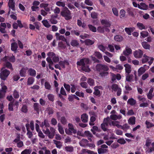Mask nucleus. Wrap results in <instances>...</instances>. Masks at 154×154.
I'll list each match as a JSON object with an SVG mask.
<instances>
[{
    "label": "nucleus",
    "instance_id": "6",
    "mask_svg": "<svg viewBox=\"0 0 154 154\" xmlns=\"http://www.w3.org/2000/svg\"><path fill=\"white\" fill-rule=\"evenodd\" d=\"M47 55L49 57L52 58V60L54 63H57L59 62L60 61V58L58 55H56L53 52H49L47 54Z\"/></svg>",
    "mask_w": 154,
    "mask_h": 154
},
{
    "label": "nucleus",
    "instance_id": "54",
    "mask_svg": "<svg viewBox=\"0 0 154 154\" xmlns=\"http://www.w3.org/2000/svg\"><path fill=\"white\" fill-rule=\"evenodd\" d=\"M14 97L15 99L19 98L20 95L18 92L16 90H14L13 93Z\"/></svg>",
    "mask_w": 154,
    "mask_h": 154
},
{
    "label": "nucleus",
    "instance_id": "22",
    "mask_svg": "<svg viewBox=\"0 0 154 154\" xmlns=\"http://www.w3.org/2000/svg\"><path fill=\"white\" fill-rule=\"evenodd\" d=\"M27 68L23 67L20 71V74L21 77H25L26 76V73Z\"/></svg>",
    "mask_w": 154,
    "mask_h": 154
},
{
    "label": "nucleus",
    "instance_id": "56",
    "mask_svg": "<svg viewBox=\"0 0 154 154\" xmlns=\"http://www.w3.org/2000/svg\"><path fill=\"white\" fill-rule=\"evenodd\" d=\"M47 97L49 100L53 102L54 100V95L52 94H49Z\"/></svg>",
    "mask_w": 154,
    "mask_h": 154
},
{
    "label": "nucleus",
    "instance_id": "42",
    "mask_svg": "<svg viewBox=\"0 0 154 154\" xmlns=\"http://www.w3.org/2000/svg\"><path fill=\"white\" fill-rule=\"evenodd\" d=\"M87 82L90 86H93L94 85V80L91 78L88 79Z\"/></svg>",
    "mask_w": 154,
    "mask_h": 154
},
{
    "label": "nucleus",
    "instance_id": "58",
    "mask_svg": "<svg viewBox=\"0 0 154 154\" xmlns=\"http://www.w3.org/2000/svg\"><path fill=\"white\" fill-rule=\"evenodd\" d=\"M71 32L72 35H75L77 36H79L80 35L79 31H78L77 30H76L74 29L71 30Z\"/></svg>",
    "mask_w": 154,
    "mask_h": 154
},
{
    "label": "nucleus",
    "instance_id": "62",
    "mask_svg": "<svg viewBox=\"0 0 154 154\" xmlns=\"http://www.w3.org/2000/svg\"><path fill=\"white\" fill-rule=\"evenodd\" d=\"M112 11L114 14L116 16H119V12L117 9L115 8H112Z\"/></svg>",
    "mask_w": 154,
    "mask_h": 154
},
{
    "label": "nucleus",
    "instance_id": "33",
    "mask_svg": "<svg viewBox=\"0 0 154 154\" xmlns=\"http://www.w3.org/2000/svg\"><path fill=\"white\" fill-rule=\"evenodd\" d=\"M88 142V141L86 139H82L79 143L80 146L84 147L87 143Z\"/></svg>",
    "mask_w": 154,
    "mask_h": 154
},
{
    "label": "nucleus",
    "instance_id": "17",
    "mask_svg": "<svg viewBox=\"0 0 154 154\" xmlns=\"http://www.w3.org/2000/svg\"><path fill=\"white\" fill-rule=\"evenodd\" d=\"M59 64L60 66H61L63 68H65V65L67 66L69 65V63L67 60H64L63 61H60L59 62Z\"/></svg>",
    "mask_w": 154,
    "mask_h": 154
},
{
    "label": "nucleus",
    "instance_id": "61",
    "mask_svg": "<svg viewBox=\"0 0 154 154\" xmlns=\"http://www.w3.org/2000/svg\"><path fill=\"white\" fill-rule=\"evenodd\" d=\"M125 11L123 9H122L120 11V18L124 17L125 16Z\"/></svg>",
    "mask_w": 154,
    "mask_h": 154
},
{
    "label": "nucleus",
    "instance_id": "7",
    "mask_svg": "<svg viewBox=\"0 0 154 154\" xmlns=\"http://www.w3.org/2000/svg\"><path fill=\"white\" fill-rule=\"evenodd\" d=\"M150 59L149 61H148V63L149 65H150L153 63L154 58L152 57H149L146 55L145 54H144L143 57L142 59V62L143 63H145Z\"/></svg>",
    "mask_w": 154,
    "mask_h": 154
},
{
    "label": "nucleus",
    "instance_id": "5",
    "mask_svg": "<svg viewBox=\"0 0 154 154\" xmlns=\"http://www.w3.org/2000/svg\"><path fill=\"white\" fill-rule=\"evenodd\" d=\"M68 128H66L65 129V132L66 134L70 135L72 134H75L77 133V130L74 128L73 125L71 123H69L68 124Z\"/></svg>",
    "mask_w": 154,
    "mask_h": 154
},
{
    "label": "nucleus",
    "instance_id": "40",
    "mask_svg": "<svg viewBox=\"0 0 154 154\" xmlns=\"http://www.w3.org/2000/svg\"><path fill=\"white\" fill-rule=\"evenodd\" d=\"M54 143L56 145V147L58 148H60L62 146L61 142L60 141H57L55 140H54Z\"/></svg>",
    "mask_w": 154,
    "mask_h": 154
},
{
    "label": "nucleus",
    "instance_id": "32",
    "mask_svg": "<svg viewBox=\"0 0 154 154\" xmlns=\"http://www.w3.org/2000/svg\"><path fill=\"white\" fill-rule=\"evenodd\" d=\"M35 81V79L32 77H29L28 78L27 82V84L30 85L32 84Z\"/></svg>",
    "mask_w": 154,
    "mask_h": 154
},
{
    "label": "nucleus",
    "instance_id": "4",
    "mask_svg": "<svg viewBox=\"0 0 154 154\" xmlns=\"http://www.w3.org/2000/svg\"><path fill=\"white\" fill-rule=\"evenodd\" d=\"M5 67H2L1 69V72L0 73V78L3 80H5L8 75L10 73V71L7 69H4Z\"/></svg>",
    "mask_w": 154,
    "mask_h": 154
},
{
    "label": "nucleus",
    "instance_id": "35",
    "mask_svg": "<svg viewBox=\"0 0 154 154\" xmlns=\"http://www.w3.org/2000/svg\"><path fill=\"white\" fill-rule=\"evenodd\" d=\"M4 66H5V67H6L11 70H13V69L12 64L8 61L6 62V63L5 64Z\"/></svg>",
    "mask_w": 154,
    "mask_h": 154
},
{
    "label": "nucleus",
    "instance_id": "52",
    "mask_svg": "<svg viewBox=\"0 0 154 154\" xmlns=\"http://www.w3.org/2000/svg\"><path fill=\"white\" fill-rule=\"evenodd\" d=\"M88 27L90 30L93 32H96L97 31L96 28L91 24L88 25Z\"/></svg>",
    "mask_w": 154,
    "mask_h": 154
},
{
    "label": "nucleus",
    "instance_id": "10",
    "mask_svg": "<svg viewBox=\"0 0 154 154\" xmlns=\"http://www.w3.org/2000/svg\"><path fill=\"white\" fill-rule=\"evenodd\" d=\"M143 52L140 49L135 51L134 53V57L136 58H140L142 57Z\"/></svg>",
    "mask_w": 154,
    "mask_h": 154
},
{
    "label": "nucleus",
    "instance_id": "11",
    "mask_svg": "<svg viewBox=\"0 0 154 154\" xmlns=\"http://www.w3.org/2000/svg\"><path fill=\"white\" fill-rule=\"evenodd\" d=\"M33 107L34 110L38 113H39L41 109V106L38 103H34Z\"/></svg>",
    "mask_w": 154,
    "mask_h": 154
},
{
    "label": "nucleus",
    "instance_id": "12",
    "mask_svg": "<svg viewBox=\"0 0 154 154\" xmlns=\"http://www.w3.org/2000/svg\"><path fill=\"white\" fill-rule=\"evenodd\" d=\"M101 23L102 25H104V27H109L111 25L110 22L106 20H102Z\"/></svg>",
    "mask_w": 154,
    "mask_h": 154
},
{
    "label": "nucleus",
    "instance_id": "24",
    "mask_svg": "<svg viewBox=\"0 0 154 154\" xmlns=\"http://www.w3.org/2000/svg\"><path fill=\"white\" fill-rule=\"evenodd\" d=\"M127 103L131 106L135 105L136 103V101L133 98H131L128 99Z\"/></svg>",
    "mask_w": 154,
    "mask_h": 154
},
{
    "label": "nucleus",
    "instance_id": "39",
    "mask_svg": "<svg viewBox=\"0 0 154 154\" xmlns=\"http://www.w3.org/2000/svg\"><path fill=\"white\" fill-rule=\"evenodd\" d=\"M96 87H97V86H96L94 88V91L93 94L96 96L99 97L100 95V91L98 89H96Z\"/></svg>",
    "mask_w": 154,
    "mask_h": 154
},
{
    "label": "nucleus",
    "instance_id": "18",
    "mask_svg": "<svg viewBox=\"0 0 154 154\" xmlns=\"http://www.w3.org/2000/svg\"><path fill=\"white\" fill-rule=\"evenodd\" d=\"M50 135H48V136L49 138L52 139L55 134V130L53 127H51L50 128Z\"/></svg>",
    "mask_w": 154,
    "mask_h": 154
},
{
    "label": "nucleus",
    "instance_id": "25",
    "mask_svg": "<svg viewBox=\"0 0 154 154\" xmlns=\"http://www.w3.org/2000/svg\"><path fill=\"white\" fill-rule=\"evenodd\" d=\"M109 67L114 71H116V69L121 70L123 69V67L120 64L117 65L116 68L112 66H109Z\"/></svg>",
    "mask_w": 154,
    "mask_h": 154
},
{
    "label": "nucleus",
    "instance_id": "29",
    "mask_svg": "<svg viewBox=\"0 0 154 154\" xmlns=\"http://www.w3.org/2000/svg\"><path fill=\"white\" fill-rule=\"evenodd\" d=\"M146 71V70L144 67H141L138 70V76H140L144 73Z\"/></svg>",
    "mask_w": 154,
    "mask_h": 154
},
{
    "label": "nucleus",
    "instance_id": "27",
    "mask_svg": "<svg viewBox=\"0 0 154 154\" xmlns=\"http://www.w3.org/2000/svg\"><path fill=\"white\" fill-rule=\"evenodd\" d=\"M154 90V89L153 88H152L149 90L148 93L147 94V98L151 100L153 97V95H152V93Z\"/></svg>",
    "mask_w": 154,
    "mask_h": 154
},
{
    "label": "nucleus",
    "instance_id": "46",
    "mask_svg": "<svg viewBox=\"0 0 154 154\" xmlns=\"http://www.w3.org/2000/svg\"><path fill=\"white\" fill-rule=\"evenodd\" d=\"M85 45H90L93 44L94 42L90 39H87L85 40Z\"/></svg>",
    "mask_w": 154,
    "mask_h": 154
},
{
    "label": "nucleus",
    "instance_id": "23",
    "mask_svg": "<svg viewBox=\"0 0 154 154\" xmlns=\"http://www.w3.org/2000/svg\"><path fill=\"white\" fill-rule=\"evenodd\" d=\"M8 5L10 8H11L13 10H14L15 2L14 0H9Z\"/></svg>",
    "mask_w": 154,
    "mask_h": 154
},
{
    "label": "nucleus",
    "instance_id": "37",
    "mask_svg": "<svg viewBox=\"0 0 154 154\" xmlns=\"http://www.w3.org/2000/svg\"><path fill=\"white\" fill-rule=\"evenodd\" d=\"M65 150L67 152H72L74 150L73 147L72 146H68L65 147Z\"/></svg>",
    "mask_w": 154,
    "mask_h": 154
},
{
    "label": "nucleus",
    "instance_id": "48",
    "mask_svg": "<svg viewBox=\"0 0 154 154\" xmlns=\"http://www.w3.org/2000/svg\"><path fill=\"white\" fill-rule=\"evenodd\" d=\"M137 26L140 30L145 29V27L144 25L141 23H137Z\"/></svg>",
    "mask_w": 154,
    "mask_h": 154
},
{
    "label": "nucleus",
    "instance_id": "2",
    "mask_svg": "<svg viewBox=\"0 0 154 154\" xmlns=\"http://www.w3.org/2000/svg\"><path fill=\"white\" fill-rule=\"evenodd\" d=\"M90 60L87 58H83L81 59L79 61L77 62V66H81L83 70L85 72H89L90 71V69L88 65L89 63Z\"/></svg>",
    "mask_w": 154,
    "mask_h": 154
},
{
    "label": "nucleus",
    "instance_id": "55",
    "mask_svg": "<svg viewBox=\"0 0 154 154\" xmlns=\"http://www.w3.org/2000/svg\"><path fill=\"white\" fill-rule=\"evenodd\" d=\"M119 88H120L119 87L118 85L117 84H112L111 86L112 89L115 91H116Z\"/></svg>",
    "mask_w": 154,
    "mask_h": 154
},
{
    "label": "nucleus",
    "instance_id": "36",
    "mask_svg": "<svg viewBox=\"0 0 154 154\" xmlns=\"http://www.w3.org/2000/svg\"><path fill=\"white\" fill-rule=\"evenodd\" d=\"M70 44L73 47H77L79 45V43L77 40L74 39L71 41Z\"/></svg>",
    "mask_w": 154,
    "mask_h": 154
},
{
    "label": "nucleus",
    "instance_id": "41",
    "mask_svg": "<svg viewBox=\"0 0 154 154\" xmlns=\"http://www.w3.org/2000/svg\"><path fill=\"white\" fill-rule=\"evenodd\" d=\"M42 23L44 26L46 28H48L51 26V25L49 24L47 20H43L42 21Z\"/></svg>",
    "mask_w": 154,
    "mask_h": 154
},
{
    "label": "nucleus",
    "instance_id": "63",
    "mask_svg": "<svg viewBox=\"0 0 154 154\" xmlns=\"http://www.w3.org/2000/svg\"><path fill=\"white\" fill-rule=\"evenodd\" d=\"M31 152V150L26 149L21 152V154H30Z\"/></svg>",
    "mask_w": 154,
    "mask_h": 154
},
{
    "label": "nucleus",
    "instance_id": "1",
    "mask_svg": "<svg viewBox=\"0 0 154 154\" xmlns=\"http://www.w3.org/2000/svg\"><path fill=\"white\" fill-rule=\"evenodd\" d=\"M96 70L99 72V75L103 77L108 75L109 70L108 66L106 65L101 64H97L95 67Z\"/></svg>",
    "mask_w": 154,
    "mask_h": 154
},
{
    "label": "nucleus",
    "instance_id": "28",
    "mask_svg": "<svg viewBox=\"0 0 154 154\" xmlns=\"http://www.w3.org/2000/svg\"><path fill=\"white\" fill-rule=\"evenodd\" d=\"M135 117L132 116L130 117L128 120V123L131 125H134L135 124Z\"/></svg>",
    "mask_w": 154,
    "mask_h": 154
},
{
    "label": "nucleus",
    "instance_id": "50",
    "mask_svg": "<svg viewBox=\"0 0 154 154\" xmlns=\"http://www.w3.org/2000/svg\"><path fill=\"white\" fill-rule=\"evenodd\" d=\"M84 134V135L88 137L92 138L93 137L92 134L88 131H85Z\"/></svg>",
    "mask_w": 154,
    "mask_h": 154
},
{
    "label": "nucleus",
    "instance_id": "13",
    "mask_svg": "<svg viewBox=\"0 0 154 154\" xmlns=\"http://www.w3.org/2000/svg\"><path fill=\"white\" fill-rule=\"evenodd\" d=\"M46 60L47 62L48 63V66L49 68L51 70H54V68L51 66L53 64L54 62L51 59V57H48L47 58Z\"/></svg>",
    "mask_w": 154,
    "mask_h": 154
},
{
    "label": "nucleus",
    "instance_id": "51",
    "mask_svg": "<svg viewBox=\"0 0 154 154\" xmlns=\"http://www.w3.org/2000/svg\"><path fill=\"white\" fill-rule=\"evenodd\" d=\"M145 124L146 125V128H149L154 126V124H153L147 121H146Z\"/></svg>",
    "mask_w": 154,
    "mask_h": 154
},
{
    "label": "nucleus",
    "instance_id": "3",
    "mask_svg": "<svg viewBox=\"0 0 154 154\" xmlns=\"http://www.w3.org/2000/svg\"><path fill=\"white\" fill-rule=\"evenodd\" d=\"M60 15L66 20H69L72 18L71 13L68 8L65 7L60 12Z\"/></svg>",
    "mask_w": 154,
    "mask_h": 154
},
{
    "label": "nucleus",
    "instance_id": "26",
    "mask_svg": "<svg viewBox=\"0 0 154 154\" xmlns=\"http://www.w3.org/2000/svg\"><path fill=\"white\" fill-rule=\"evenodd\" d=\"M124 66L125 67L126 72L127 74H130L131 72V66L128 64H126L124 65Z\"/></svg>",
    "mask_w": 154,
    "mask_h": 154
},
{
    "label": "nucleus",
    "instance_id": "44",
    "mask_svg": "<svg viewBox=\"0 0 154 154\" xmlns=\"http://www.w3.org/2000/svg\"><path fill=\"white\" fill-rule=\"evenodd\" d=\"M95 56L97 57L98 59H102V55L98 51H96L94 52Z\"/></svg>",
    "mask_w": 154,
    "mask_h": 154
},
{
    "label": "nucleus",
    "instance_id": "43",
    "mask_svg": "<svg viewBox=\"0 0 154 154\" xmlns=\"http://www.w3.org/2000/svg\"><path fill=\"white\" fill-rule=\"evenodd\" d=\"M115 40L117 42H121L123 39V37L122 36L119 35H117L114 37Z\"/></svg>",
    "mask_w": 154,
    "mask_h": 154
},
{
    "label": "nucleus",
    "instance_id": "8",
    "mask_svg": "<svg viewBox=\"0 0 154 154\" xmlns=\"http://www.w3.org/2000/svg\"><path fill=\"white\" fill-rule=\"evenodd\" d=\"M109 120V117L104 118L103 121L104 123H102L101 125V128L104 131H107V128L106 127L108 125V122Z\"/></svg>",
    "mask_w": 154,
    "mask_h": 154
},
{
    "label": "nucleus",
    "instance_id": "20",
    "mask_svg": "<svg viewBox=\"0 0 154 154\" xmlns=\"http://www.w3.org/2000/svg\"><path fill=\"white\" fill-rule=\"evenodd\" d=\"M88 115L86 113L82 115L81 119L82 121L84 123L87 122L88 121Z\"/></svg>",
    "mask_w": 154,
    "mask_h": 154
},
{
    "label": "nucleus",
    "instance_id": "31",
    "mask_svg": "<svg viewBox=\"0 0 154 154\" xmlns=\"http://www.w3.org/2000/svg\"><path fill=\"white\" fill-rule=\"evenodd\" d=\"M143 47L145 49H149L150 48V45L148 44L146 42H143L142 43Z\"/></svg>",
    "mask_w": 154,
    "mask_h": 154
},
{
    "label": "nucleus",
    "instance_id": "21",
    "mask_svg": "<svg viewBox=\"0 0 154 154\" xmlns=\"http://www.w3.org/2000/svg\"><path fill=\"white\" fill-rule=\"evenodd\" d=\"M126 80L128 82H131L132 81L133 79L134 78V75L132 74H127L125 75Z\"/></svg>",
    "mask_w": 154,
    "mask_h": 154
},
{
    "label": "nucleus",
    "instance_id": "38",
    "mask_svg": "<svg viewBox=\"0 0 154 154\" xmlns=\"http://www.w3.org/2000/svg\"><path fill=\"white\" fill-rule=\"evenodd\" d=\"M66 45L62 41L59 42L58 43V47L60 49H64L66 48Z\"/></svg>",
    "mask_w": 154,
    "mask_h": 154
},
{
    "label": "nucleus",
    "instance_id": "34",
    "mask_svg": "<svg viewBox=\"0 0 154 154\" xmlns=\"http://www.w3.org/2000/svg\"><path fill=\"white\" fill-rule=\"evenodd\" d=\"M126 33L129 35H131V33L134 31V29L131 27H126L125 29Z\"/></svg>",
    "mask_w": 154,
    "mask_h": 154
},
{
    "label": "nucleus",
    "instance_id": "15",
    "mask_svg": "<svg viewBox=\"0 0 154 154\" xmlns=\"http://www.w3.org/2000/svg\"><path fill=\"white\" fill-rule=\"evenodd\" d=\"M18 48V45L16 42H14L11 44V50L12 51H14V53L17 52Z\"/></svg>",
    "mask_w": 154,
    "mask_h": 154
},
{
    "label": "nucleus",
    "instance_id": "9",
    "mask_svg": "<svg viewBox=\"0 0 154 154\" xmlns=\"http://www.w3.org/2000/svg\"><path fill=\"white\" fill-rule=\"evenodd\" d=\"M55 36L57 40H61L67 43V40L64 35H60V33L57 32L55 33Z\"/></svg>",
    "mask_w": 154,
    "mask_h": 154
},
{
    "label": "nucleus",
    "instance_id": "19",
    "mask_svg": "<svg viewBox=\"0 0 154 154\" xmlns=\"http://www.w3.org/2000/svg\"><path fill=\"white\" fill-rule=\"evenodd\" d=\"M138 8L140 9L146 10L148 9V6L145 3L141 2L140 3V5L138 4Z\"/></svg>",
    "mask_w": 154,
    "mask_h": 154
},
{
    "label": "nucleus",
    "instance_id": "57",
    "mask_svg": "<svg viewBox=\"0 0 154 154\" xmlns=\"http://www.w3.org/2000/svg\"><path fill=\"white\" fill-rule=\"evenodd\" d=\"M97 30L98 32L103 33L104 32V26H99L97 27Z\"/></svg>",
    "mask_w": 154,
    "mask_h": 154
},
{
    "label": "nucleus",
    "instance_id": "16",
    "mask_svg": "<svg viewBox=\"0 0 154 154\" xmlns=\"http://www.w3.org/2000/svg\"><path fill=\"white\" fill-rule=\"evenodd\" d=\"M27 72L28 74L30 76L32 77H35L36 75V71L32 68L29 69L28 70Z\"/></svg>",
    "mask_w": 154,
    "mask_h": 154
},
{
    "label": "nucleus",
    "instance_id": "59",
    "mask_svg": "<svg viewBox=\"0 0 154 154\" xmlns=\"http://www.w3.org/2000/svg\"><path fill=\"white\" fill-rule=\"evenodd\" d=\"M63 86L67 91L69 92L70 91L71 87L70 86L69 84L64 83L63 85Z\"/></svg>",
    "mask_w": 154,
    "mask_h": 154
},
{
    "label": "nucleus",
    "instance_id": "60",
    "mask_svg": "<svg viewBox=\"0 0 154 154\" xmlns=\"http://www.w3.org/2000/svg\"><path fill=\"white\" fill-rule=\"evenodd\" d=\"M117 142L121 144H123L126 143V141L123 138H121L117 140Z\"/></svg>",
    "mask_w": 154,
    "mask_h": 154
},
{
    "label": "nucleus",
    "instance_id": "53",
    "mask_svg": "<svg viewBox=\"0 0 154 154\" xmlns=\"http://www.w3.org/2000/svg\"><path fill=\"white\" fill-rule=\"evenodd\" d=\"M107 151V149H103L102 148H99L98 149V152L99 154L104 153Z\"/></svg>",
    "mask_w": 154,
    "mask_h": 154
},
{
    "label": "nucleus",
    "instance_id": "45",
    "mask_svg": "<svg viewBox=\"0 0 154 154\" xmlns=\"http://www.w3.org/2000/svg\"><path fill=\"white\" fill-rule=\"evenodd\" d=\"M58 130L59 133L61 134H64V129L60 125V123L58 124Z\"/></svg>",
    "mask_w": 154,
    "mask_h": 154
},
{
    "label": "nucleus",
    "instance_id": "47",
    "mask_svg": "<svg viewBox=\"0 0 154 154\" xmlns=\"http://www.w3.org/2000/svg\"><path fill=\"white\" fill-rule=\"evenodd\" d=\"M148 33L146 31H142L140 33V37L141 38H145L148 35Z\"/></svg>",
    "mask_w": 154,
    "mask_h": 154
},
{
    "label": "nucleus",
    "instance_id": "30",
    "mask_svg": "<svg viewBox=\"0 0 154 154\" xmlns=\"http://www.w3.org/2000/svg\"><path fill=\"white\" fill-rule=\"evenodd\" d=\"M127 12L129 15L133 17L134 16V9L132 8H128L127 10Z\"/></svg>",
    "mask_w": 154,
    "mask_h": 154
},
{
    "label": "nucleus",
    "instance_id": "14",
    "mask_svg": "<svg viewBox=\"0 0 154 154\" xmlns=\"http://www.w3.org/2000/svg\"><path fill=\"white\" fill-rule=\"evenodd\" d=\"M132 53V50L131 49L128 47L126 46L125 48V50L123 52V54L125 56H127L131 54Z\"/></svg>",
    "mask_w": 154,
    "mask_h": 154
},
{
    "label": "nucleus",
    "instance_id": "64",
    "mask_svg": "<svg viewBox=\"0 0 154 154\" xmlns=\"http://www.w3.org/2000/svg\"><path fill=\"white\" fill-rule=\"evenodd\" d=\"M75 94L76 96H79L80 97H84V93L83 92H80L79 91H77L75 93Z\"/></svg>",
    "mask_w": 154,
    "mask_h": 154
},
{
    "label": "nucleus",
    "instance_id": "49",
    "mask_svg": "<svg viewBox=\"0 0 154 154\" xmlns=\"http://www.w3.org/2000/svg\"><path fill=\"white\" fill-rule=\"evenodd\" d=\"M45 88L47 90H50L51 88V86L50 83L47 81L45 82Z\"/></svg>",
    "mask_w": 154,
    "mask_h": 154
}]
</instances>
